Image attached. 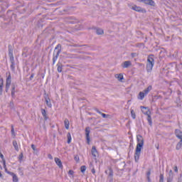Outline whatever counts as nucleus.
Segmentation results:
<instances>
[{
    "label": "nucleus",
    "instance_id": "obj_1",
    "mask_svg": "<svg viewBox=\"0 0 182 182\" xmlns=\"http://www.w3.org/2000/svg\"><path fill=\"white\" fill-rule=\"evenodd\" d=\"M138 144L136 145L135 154H134V159L136 163L139 161V159H140V154L141 153V147L144 146V139L143 136L140 134L136 136Z\"/></svg>",
    "mask_w": 182,
    "mask_h": 182
},
{
    "label": "nucleus",
    "instance_id": "obj_2",
    "mask_svg": "<svg viewBox=\"0 0 182 182\" xmlns=\"http://www.w3.org/2000/svg\"><path fill=\"white\" fill-rule=\"evenodd\" d=\"M55 50H57V52L56 53H53V65H55V63H56V60H58V58H59V55L60 54V52H62V45L58 44L57 46L55 48Z\"/></svg>",
    "mask_w": 182,
    "mask_h": 182
},
{
    "label": "nucleus",
    "instance_id": "obj_3",
    "mask_svg": "<svg viewBox=\"0 0 182 182\" xmlns=\"http://www.w3.org/2000/svg\"><path fill=\"white\" fill-rule=\"evenodd\" d=\"M153 66H154V58L151 56H149L147 58L146 71L148 73L151 72V70H153Z\"/></svg>",
    "mask_w": 182,
    "mask_h": 182
},
{
    "label": "nucleus",
    "instance_id": "obj_4",
    "mask_svg": "<svg viewBox=\"0 0 182 182\" xmlns=\"http://www.w3.org/2000/svg\"><path fill=\"white\" fill-rule=\"evenodd\" d=\"M64 22L67 23H79L80 21L75 17H66L64 18Z\"/></svg>",
    "mask_w": 182,
    "mask_h": 182
},
{
    "label": "nucleus",
    "instance_id": "obj_5",
    "mask_svg": "<svg viewBox=\"0 0 182 182\" xmlns=\"http://www.w3.org/2000/svg\"><path fill=\"white\" fill-rule=\"evenodd\" d=\"M107 168L109 170V173L108 171H105V173L108 174L107 179L109 182H113V169L111 166H108Z\"/></svg>",
    "mask_w": 182,
    "mask_h": 182
},
{
    "label": "nucleus",
    "instance_id": "obj_6",
    "mask_svg": "<svg viewBox=\"0 0 182 182\" xmlns=\"http://www.w3.org/2000/svg\"><path fill=\"white\" fill-rule=\"evenodd\" d=\"M90 127H87L85 128V136H86V140H87V144H90Z\"/></svg>",
    "mask_w": 182,
    "mask_h": 182
},
{
    "label": "nucleus",
    "instance_id": "obj_7",
    "mask_svg": "<svg viewBox=\"0 0 182 182\" xmlns=\"http://www.w3.org/2000/svg\"><path fill=\"white\" fill-rule=\"evenodd\" d=\"M132 9H133V11H136V12H141V14H146V9L137 6H133Z\"/></svg>",
    "mask_w": 182,
    "mask_h": 182
},
{
    "label": "nucleus",
    "instance_id": "obj_8",
    "mask_svg": "<svg viewBox=\"0 0 182 182\" xmlns=\"http://www.w3.org/2000/svg\"><path fill=\"white\" fill-rule=\"evenodd\" d=\"M141 112L144 113L146 116H149L151 114V112L148 107H141Z\"/></svg>",
    "mask_w": 182,
    "mask_h": 182
},
{
    "label": "nucleus",
    "instance_id": "obj_9",
    "mask_svg": "<svg viewBox=\"0 0 182 182\" xmlns=\"http://www.w3.org/2000/svg\"><path fill=\"white\" fill-rule=\"evenodd\" d=\"M45 102L48 107H52V102H50V99L49 98V95L45 94L44 95Z\"/></svg>",
    "mask_w": 182,
    "mask_h": 182
},
{
    "label": "nucleus",
    "instance_id": "obj_10",
    "mask_svg": "<svg viewBox=\"0 0 182 182\" xmlns=\"http://www.w3.org/2000/svg\"><path fill=\"white\" fill-rule=\"evenodd\" d=\"M6 173L8 174H9L10 176H12V177H13V182H18V181H19V179L18 178V176L14 172L6 171Z\"/></svg>",
    "mask_w": 182,
    "mask_h": 182
},
{
    "label": "nucleus",
    "instance_id": "obj_11",
    "mask_svg": "<svg viewBox=\"0 0 182 182\" xmlns=\"http://www.w3.org/2000/svg\"><path fill=\"white\" fill-rule=\"evenodd\" d=\"M93 29H95V33H97V35H103L105 33V31L99 27H94Z\"/></svg>",
    "mask_w": 182,
    "mask_h": 182
},
{
    "label": "nucleus",
    "instance_id": "obj_12",
    "mask_svg": "<svg viewBox=\"0 0 182 182\" xmlns=\"http://www.w3.org/2000/svg\"><path fill=\"white\" fill-rule=\"evenodd\" d=\"M91 153H92V156H93V157H97V156L99 155V154L97 153V149H96L95 146H92Z\"/></svg>",
    "mask_w": 182,
    "mask_h": 182
},
{
    "label": "nucleus",
    "instance_id": "obj_13",
    "mask_svg": "<svg viewBox=\"0 0 182 182\" xmlns=\"http://www.w3.org/2000/svg\"><path fill=\"white\" fill-rule=\"evenodd\" d=\"M175 134L178 139L182 140V132L180 129H176Z\"/></svg>",
    "mask_w": 182,
    "mask_h": 182
},
{
    "label": "nucleus",
    "instance_id": "obj_14",
    "mask_svg": "<svg viewBox=\"0 0 182 182\" xmlns=\"http://www.w3.org/2000/svg\"><path fill=\"white\" fill-rule=\"evenodd\" d=\"M129 66H132V62L129 60L124 62L123 64L122 65L123 69H127Z\"/></svg>",
    "mask_w": 182,
    "mask_h": 182
},
{
    "label": "nucleus",
    "instance_id": "obj_15",
    "mask_svg": "<svg viewBox=\"0 0 182 182\" xmlns=\"http://www.w3.org/2000/svg\"><path fill=\"white\" fill-rule=\"evenodd\" d=\"M55 161L57 166H58V167L60 168H63V165L62 164V161H60V159L59 158H55Z\"/></svg>",
    "mask_w": 182,
    "mask_h": 182
},
{
    "label": "nucleus",
    "instance_id": "obj_16",
    "mask_svg": "<svg viewBox=\"0 0 182 182\" xmlns=\"http://www.w3.org/2000/svg\"><path fill=\"white\" fill-rule=\"evenodd\" d=\"M10 62L11 63V69L14 72V70H15V58L14 57L10 58Z\"/></svg>",
    "mask_w": 182,
    "mask_h": 182
},
{
    "label": "nucleus",
    "instance_id": "obj_17",
    "mask_svg": "<svg viewBox=\"0 0 182 182\" xmlns=\"http://www.w3.org/2000/svg\"><path fill=\"white\" fill-rule=\"evenodd\" d=\"M9 58H14V48H12V46H9Z\"/></svg>",
    "mask_w": 182,
    "mask_h": 182
},
{
    "label": "nucleus",
    "instance_id": "obj_18",
    "mask_svg": "<svg viewBox=\"0 0 182 182\" xmlns=\"http://www.w3.org/2000/svg\"><path fill=\"white\" fill-rule=\"evenodd\" d=\"M115 77L116 79H117V80H119V82H123V80L124 79V77H123V74L122 73L116 74Z\"/></svg>",
    "mask_w": 182,
    "mask_h": 182
},
{
    "label": "nucleus",
    "instance_id": "obj_19",
    "mask_svg": "<svg viewBox=\"0 0 182 182\" xmlns=\"http://www.w3.org/2000/svg\"><path fill=\"white\" fill-rule=\"evenodd\" d=\"M4 79L0 77V96H2V92H4Z\"/></svg>",
    "mask_w": 182,
    "mask_h": 182
},
{
    "label": "nucleus",
    "instance_id": "obj_20",
    "mask_svg": "<svg viewBox=\"0 0 182 182\" xmlns=\"http://www.w3.org/2000/svg\"><path fill=\"white\" fill-rule=\"evenodd\" d=\"M12 77H11V74L9 75L8 77L6 80V86H11V83L12 82L11 80Z\"/></svg>",
    "mask_w": 182,
    "mask_h": 182
},
{
    "label": "nucleus",
    "instance_id": "obj_21",
    "mask_svg": "<svg viewBox=\"0 0 182 182\" xmlns=\"http://www.w3.org/2000/svg\"><path fill=\"white\" fill-rule=\"evenodd\" d=\"M145 4L146 5H150L151 6H156V2L153 0H146Z\"/></svg>",
    "mask_w": 182,
    "mask_h": 182
},
{
    "label": "nucleus",
    "instance_id": "obj_22",
    "mask_svg": "<svg viewBox=\"0 0 182 182\" xmlns=\"http://www.w3.org/2000/svg\"><path fill=\"white\" fill-rule=\"evenodd\" d=\"M57 70H58V72L59 73H62V70H63V65H62V63H58L57 64Z\"/></svg>",
    "mask_w": 182,
    "mask_h": 182
},
{
    "label": "nucleus",
    "instance_id": "obj_23",
    "mask_svg": "<svg viewBox=\"0 0 182 182\" xmlns=\"http://www.w3.org/2000/svg\"><path fill=\"white\" fill-rule=\"evenodd\" d=\"M95 112H97V113H99V114H101V116L103 117V119H107V114L100 112L99 109H95Z\"/></svg>",
    "mask_w": 182,
    "mask_h": 182
},
{
    "label": "nucleus",
    "instance_id": "obj_24",
    "mask_svg": "<svg viewBox=\"0 0 182 182\" xmlns=\"http://www.w3.org/2000/svg\"><path fill=\"white\" fill-rule=\"evenodd\" d=\"M153 89V87L151 85H149L146 89H145L143 92L145 95H149V92Z\"/></svg>",
    "mask_w": 182,
    "mask_h": 182
},
{
    "label": "nucleus",
    "instance_id": "obj_25",
    "mask_svg": "<svg viewBox=\"0 0 182 182\" xmlns=\"http://www.w3.org/2000/svg\"><path fill=\"white\" fill-rule=\"evenodd\" d=\"M145 96H147V95L144 92H140L139 93L138 99H139V100H143Z\"/></svg>",
    "mask_w": 182,
    "mask_h": 182
},
{
    "label": "nucleus",
    "instance_id": "obj_26",
    "mask_svg": "<svg viewBox=\"0 0 182 182\" xmlns=\"http://www.w3.org/2000/svg\"><path fill=\"white\" fill-rule=\"evenodd\" d=\"M64 124H65V127L67 130H69V126L70 124V123L69 122V119H65L64 120Z\"/></svg>",
    "mask_w": 182,
    "mask_h": 182
},
{
    "label": "nucleus",
    "instance_id": "obj_27",
    "mask_svg": "<svg viewBox=\"0 0 182 182\" xmlns=\"http://www.w3.org/2000/svg\"><path fill=\"white\" fill-rule=\"evenodd\" d=\"M41 113H42V115L44 117V119L47 120L48 119V114H46V110H45L43 109H41Z\"/></svg>",
    "mask_w": 182,
    "mask_h": 182
},
{
    "label": "nucleus",
    "instance_id": "obj_28",
    "mask_svg": "<svg viewBox=\"0 0 182 182\" xmlns=\"http://www.w3.org/2000/svg\"><path fill=\"white\" fill-rule=\"evenodd\" d=\"M151 175V170L149 169L148 171L146 172V178L149 182L151 181V179H150V176Z\"/></svg>",
    "mask_w": 182,
    "mask_h": 182
},
{
    "label": "nucleus",
    "instance_id": "obj_29",
    "mask_svg": "<svg viewBox=\"0 0 182 182\" xmlns=\"http://www.w3.org/2000/svg\"><path fill=\"white\" fill-rule=\"evenodd\" d=\"M13 146L16 151H19V147L18 146V142L16 141H13Z\"/></svg>",
    "mask_w": 182,
    "mask_h": 182
},
{
    "label": "nucleus",
    "instance_id": "obj_30",
    "mask_svg": "<svg viewBox=\"0 0 182 182\" xmlns=\"http://www.w3.org/2000/svg\"><path fill=\"white\" fill-rule=\"evenodd\" d=\"M147 120L149 126H151L153 124V121L151 119V114H149L147 116Z\"/></svg>",
    "mask_w": 182,
    "mask_h": 182
},
{
    "label": "nucleus",
    "instance_id": "obj_31",
    "mask_svg": "<svg viewBox=\"0 0 182 182\" xmlns=\"http://www.w3.org/2000/svg\"><path fill=\"white\" fill-rule=\"evenodd\" d=\"M11 97H15V85L12 84L11 85Z\"/></svg>",
    "mask_w": 182,
    "mask_h": 182
},
{
    "label": "nucleus",
    "instance_id": "obj_32",
    "mask_svg": "<svg viewBox=\"0 0 182 182\" xmlns=\"http://www.w3.org/2000/svg\"><path fill=\"white\" fill-rule=\"evenodd\" d=\"M168 176H169L167 178V179L173 180V177L174 174L173 173L172 170L169 171Z\"/></svg>",
    "mask_w": 182,
    "mask_h": 182
},
{
    "label": "nucleus",
    "instance_id": "obj_33",
    "mask_svg": "<svg viewBox=\"0 0 182 182\" xmlns=\"http://www.w3.org/2000/svg\"><path fill=\"white\" fill-rule=\"evenodd\" d=\"M67 137H68V141L67 143L70 144V141H72V136L70 135V132H68L67 134Z\"/></svg>",
    "mask_w": 182,
    "mask_h": 182
},
{
    "label": "nucleus",
    "instance_id": "obj_34",
    "mask_svg": "<svg viewBox=\"0 0 182 182\" xmlns=\"http://www.w3.org/2000/svg\"><path fill=\"white\" fill-rule=\"evenodd\" d=\"M65 55H66L67 58H70V59H73L75 58V54H70V53H64Z\"/></svg>",
    "mask_w": 182,
    "mask_h": 182
},
{
    "label": "nucleus",
    "instance_id": "obj_35",
    "mask_svg": "<svg viewBox=\"0 0 182 182\" xmlns=\"http://www.w3.org/2000/svg\"><path fill=\"white\" fill-rule=\"evenodd\" d=\"M182 146V139L180 140V141L176 145V150H180Z\"/></svg>",
    "mask_w": 182,
    "mask_h": 182
},
{
    "label": "nucleus",
    "instance_id": "obj_36",
    "mask_svg": "<svg viewBox=\"0 0 182 182\" xmlns=\"http://www.w3.org/2000/svg\"><path fill=\"white\" fill-rule=\"evenodd\" d=\"M159 182H164V175L163 173L159 176Z\"/></svg>",
    "mask_w": 182,
    "mask_h": 182
},
{
    "label": "nucleus",
    "instance_id": "obj_37",
    "mask_svg": "<svg viewBox=\"0 0 182 182\" xmlns=\"http://www.w3.org/2000/svg\"><path fill=\"white\" fill-rule=\"evenodd\" d=\"M74 174H75V171H73V170H70V171H68V175H69V176H71L72 178H73Z\"/></svg>",
    "mask_w": 182,
    "mask_h": 182
},
{
    "label": "nucleus",
    "instance_id": "obj_38",
    "mask_svg": "<svg viewBox=\"0 0 182 182\" xmlns=\"http://www.w3.org/2000/svg\"><path fill=\"white\" fill-rule=\"evenodd\" d=\"M18 160L21 163V161H22V160H23V153H21L18 156Z\"/></svg>",
    "mask_w": 182,
    "mask_h": 182
},
{
    "label": "nucleus",
    "instance_id": "obj_39",
    "mask_svg": "<svg viewBox=\"0 0 182 182\" xmlns=\"http://www.w3.org/2000/svg\"><path fill=\"white\" fill-rule=\"evenodd\" d=\"M131 114H132V119H136V113L134 112V110L133 109L131 110Z\"/></svg>",
    "mask_w": 182,
    "mask_h": 182
},
{
    "label": "nucleus",
    "instance_id": "obj_40",
    "mask_svg": "<svg viewBox=\"0 0 182 182\" xmlns=\"http://www.w3.org/2000/svg\"><path fill=\"white\" fill-rule=\"evenodd\" d=\"M70 46H73V48H82V45H79V44H73V45H70Z\"/></svg>",
    "mask_w": 182,
    "mask_h": 182
},
{
    "label": "nucleus",
    "instance_id": "obj_41",
    "mask_svg": "<svg viewBox=\"0 0 182 182\" xmlns=\"http://www.w3.org/2000/svg\"><path fill=\"white\" fill-rule=\"evenodd\" d=\"M2 161H3L4 167L6 170V171H8L7 169H6V161H5V159H3Z\"/></svg>",
    "mask_w": 182,
    "mask_h": 182
},
{
    "label": "nucleus",
    "instance_id": "obj_42",
    "mask_svg": "<svg viewBox=\"0 0 182 182\" xmlns=\"http://www.w3.org/2000/svg\"><path fill=\"white\" fill-rule=\"evenodd\" d=\"M80 171H81V173H85V171H86V166H82L80 167Z\"/></svg>",
    "mask_w": 182,
    "mask_h": 182
},
{
    "label": "nucleus",
    "instance_id": "obj_43",
    "mask_svg": "<svg viewBox=\"0 0 182 182\" xmlns=\"http://www.w3.org/2000/svg\"><path fill=\"white\" fill-rule=\"evenodd\" d=\"M11 134L15 137V129L14 128V125H11Z\"/></svg>",
    "mask_w": 182,
    "mask_h": 182
},
{
    "label": "nucleus",
    "instance_id": "obj_44",
    "mask_svg": "<svg viewBox=\"0 0 182 182\" xmlns=\"http://www.w3.org/2000/svg\"><path fill=\"white\" fill-rule=\"evenodd\" d=\"M37 19H39L38 21V23H42L43 22H44L43 18H42L38 17Z\"/></svg>",
    "mask_w": 182,
    "mask_h": 182
},
{
    "label": "nucleus",
    "instance_id": "obj_45",
    "mask_svg": "<svg viewBox=\"0 0 182 182\" xmlns=\"http://www.w3.org/2000/svg\"><path fill=\"white\" fill-rule=\"evenodd\" d=\"M131 56L132 58H136V56H138V54L136 53H132Z\"/></svg>",
    "mask_w": 182,
    "mask_h": 182
},
{
    "label": "nucleus",
    "instance_id": "obj_46",
    "mask_svg": "<svg viewBox=\"0 0 182 182\" xmlns=\"http://www.w3.org/2000/svg\"><path fill=\"white\" fill-rule=\"evenodd\" d=\"M89 56H84V57H81V56H80V57H78V59H89Z\"/></svg>",
    "mask_w": 182,
    "mask_h": 182
},
{
    "label": "nucleus",
    "instance_id": "obj_47",
    "mask_svg": "<svg viewBox=\"0 0 182 182\" xmlns=\"http://www.w3.org/2000/svg\"><path fill=\"white\" fill-rule=\"evenodd\" d=\"M31 149H33V151H36V146H35V144H31Z\"/></svg>",
    "mask_w": 182,
    "mask_h": 182
},
{
    "label": "nucleus",
    "instance_id": "obj_48",
    "mask_svg": "<svg viewBox=\"0 0 182 182\" xmlns=\"http://www.w3.org/2000/svg\"><path fill=\"white\" fill-rule=\"evenodd\" d=\"M173 170L175 173H178V168L177 166H174Z\"/></svg>",
    "mask_w": 182,
    "mask_h": 182
},
{
    "label": "nucleus",
    "instance_id": "obj_49",
    "mask_svg": "<svg viewBox=\"0 0 182 182\" xmlns=\"http://www.w3.org/2000/svg\"><path fill=\"white\" fill-rule=\"evenodd\" d=\"M48 159H50V160H53V156H52V154H49L48 155Z\"/></svg>",
    "mask_w": 182,
    "mask_h": 182
},
{
    "label": "nucleus",
    "instance_id": "obj_50",
    "mask_svg": "<svg viewBox=\"0 0 182 182\" xmlns=\"http://www.w3.org/2000/svg\"><path fill=\"white\" fill-rule=\"evenodd\" d=\"M74 159H75V161H77V163L79 162V160H80L79 156H75Z\"/></svg>",
    "mask_w": 182,
    "mask_h": 182
},
{
    "label": "nucleus",
    "instance_id": "obj_51",
    "mask_svg": "<svg viewBox=\"0 0 182 182\" xmlns=\"http://www.w3.org/2000/svg\"><path fill=\"white\" fill-rule=\"evenodd\" d=\"M92 174H95L96 173V170H95V168H92V170H91Z\"/></svg>",
    "mask_w": 182,
    "mask_h": 182
},
{
    "label": "nucleus",
    "instance_id": "obj_52",
    "mask_svg": "<svg viewBox=\"0 0 182 182\" xmlns=\"http://www.w3.org/2000/svg\"><path fill=\"white\" fill-rule=\"evenodd\" d=\"M9 86H8V85H6V93H8V90H9Z\"/></svg>",
    "mask_w": 182,
    "mask_h": 182
},
{
    "label": "nucleus",
    "instance_id": "obj_53",
    "mask_svg": "<svg viewBox=\"0 0 182 182\" xmlns=\"http://www.w3.org/2000/svg\"><path fill=\"white\" fill-rule=\"evenodd\" d=\"M0 157H1V160H4V159H5V158H4V154H2V153L0 154Z\"/></svg>",
    "mask_w": 182,
    "mask_h": 182
},
{
    "label": "nucleus",
    "instance_id": "obj_54",
    "mask_svg": "<svg viewBox=\"0 0 182 182\" xmlns=\"http://www.w3.org/2000/svg\"><path fill=\"white\" fill-rule=\"evenodd\" d=\"M173 181V180H171V179H167V182H172Z\"/></svg>",
    "mask_w": 182,
    "mask_h": 182
},
{
    "label": "nucleus",
    "instance_id": "obj_55",
    "mask_svg": "<svg viewBox=\"0 0 182 182\" xmlns=\"http://www.w3.org/2000/svg\"><path fill=\"white\" fill-rule=\"evenodd\" d=\"M140 2H145L146 3V0H140Z\"/></svg>",
    "mask_w": 182,
    "mask_h": 182
},
{
    "label": "nucleus",
    "instance_id": "obj_56",
    "mask_svg": "<svg viewBox=\"0 0 182 182\" xmlns=\"http://www.w3.org/2000/svg\"><path fill=\"white\" fill-rule=\"evenodd\" d=\"M31 77H33V75H31Z\"/></svg>",
    "mask_w": 182,
    "mask_h": 182
},
{
    "label": "nucleus",
    "instance_id": "obj_57",
    "mask_svg": "<svg viewBox=\"0 0 182 182\" xmlns=\"http://www.w3.org/2000/svg\"><path fill=\"white\" fill-rule=\"evenodd\" d=\"M2 176V173H1V172H0V177Z\"/></svg>",
    "mask_w": 182,
    "mask_h": 182
},
{
    "label": "nucleus",
    "instance_id": "obj_58",
    "mask_svg": "<svg viewBox=\"0 0 182 182\" xmlns=\"http://www.w3.org/2000/svg\"><path fill=\"white\" fill-rule=\"evenodd\" d=\"M7 14H11V11H10V12H9V11H8V12H7Z\"/></svg>",
    "mask_w": 182,
    "mask_h": 182
},
{
    "label": "nucleus",
    "instance_id": "obj_59",
    "mask_svg": "<svg viewBox=\"0 0 182 182\" xmlns=\"http://www.w3.org/2000/svg\"><path fill=\"white\" fill-rule=\"evenodd\" d=\"M157 150H159V146L156 147Z\"/></svg>",
    "mask_w": 182,
    "mask_h": 182
},
{
    "label": "nucleus",
    "instance_id": "obj_60",
    "mask_svg": "<svg viewBox=\"0 0 182 182\" xmlns=\"http://www.w3.org/2000/svg\"><path fill=\"white\" fill-rule=\"evenodd\" d=\"M147 111V109H144V112Z\"/></svg>",
    "mask_w": 182,
    "mask_h": 182
},
{
    "label": "nucleus",
    "instance_id": "obj_61",
    "mask_svg": "<svg viewBox=\"0 0 182 182\" xmlns=\"http://www.w3.org/2000/svg\"><path fill=\"white\" fill-rule=\"evenodd\" d=\"M77 30L79 31V30H80V28H77Z\"/></svg>",
    "mask_w": 182,
    "mask_h": 182
},
{
    "label": "nucleus",
    "instance_id": "obj_62",
    "mask_svg": "<svg viewBox=\"0 0 182 182\" xmlns=\"http://www.w3.org/2000/svg\"><path fill=\"white\" fill-rule=\"evenodd\" d=\"M1 151H0V154H1Z\"/></svg>",
    "mask_w": 182,
    "mask_h": 182
}]
</instances>
